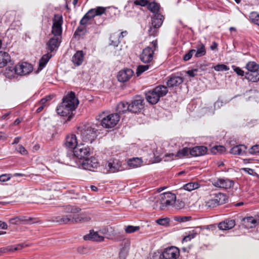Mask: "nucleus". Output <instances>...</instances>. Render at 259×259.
Returning a JSON list of instances; mask_svg holds the SVG:
<instances>
[{"instance_id":"nucleus-1","label":"nucleus","mask_w":259,"mask_h":259,"mask_svg":"<svg viewBox=\"0 0 259 259\" xmlns=\"http://www.w3.org/2000/svg\"><path fill=\"white\" fill-rule=\"evenodd\" d=\"M106 8L103 7H97L93 9H91L88 12L83 16L79 22L80 25H87L91 24V21L93 19L94 23L97 25L101 24L103 21L104 19L99 18L95 19V17L101 16L104 14L106 12Z\"/></svg>"},{"instance_id":"nucleus-2","label":"nucleus","mask_w":259,"mask_h":259,"mask_svg":"<svg viewBox=\"0 0 259 259\" xmlns=\"http://www.w3.org/2000/svg\"><path fill=\"white\" fill-rule=\"evenodd\" d=\"M97 130L95 126L89 124L80 126L78 128V134H80L82 140L84 142H92L97 137Z\"/></svg>"},{"instance_id":"nucleus-3","label":"nucleus","mask_w":259,"mask_h":259,"mask_svg":"<svg viewBox=\"0 0 259 259\" xmlns=\"http://www.w3.org/2000/svg\"><path fill=\"white\" fill-rule=\"evenodd\" d=\"M96 119L101 121L102 126L106 128L114 127L119 122L120 116L117 113L105 115V112H102L96 117Z\"/></svg>"},{"instance_id":"nucleus-4","label":"nucleus","mask_w":259,"mask_h":259,"mask_svg":"<svg viewBox=\"0 0 259 259\" xmlns=\"http://www.w3.org/2000/svg\"><path fill=\"white\" fill-rule=\"evenodd\" d=\"M167 92L166 86L158 85L146 93V99L149 103L155 104L159 101L160 98L165 96Z\"/></svg>"},{"instance_id":"nucleus-5","label":"nucleus","mask_w":259,"mask_h":259,"mask_svg":"<svg viewBox=\"0 0 259 259\" xmlns=\"http://www.w3.org/2000/svg\"><path fill=\"white\" fill-rule=\"evenodd\" d=\"M227 199L226 195L223 193H219L211 194L206 198L205 205L207 208H214L225 203Z\"/></svg>"},{"instance_id":"nucleus-6","label":"nucleus","mask_w":259,"mask_h":259,"mask_svg":"<svg viewBox=\"0 0 259 259\" xmlns=\"http://www.w3.org/2000/svg\"><path fill=\"white\" fill-rule=\"evenodd\" d=\"M176 201V196L171 192H165L160 194L157 203L160 204V209L164 210L169 206H172Z\"/></svg>"},{"instance_id":"nucleus-7","label":"nucleus","mask_w":259,"mask_h":259,"mask_svg":"<svg viewBox=\"0 0 259 259\" xmlns=\"http://www.w3.org/2000/svg\"><path fill=\"white\" fill-rule=\"evenodd\" d=\"M152 47H147L143 50L142 53L140 55V60L144 63H150L153 59L154 51L158 49V44L157 39L151 42Z\"/></svg>"},{"instance_id":"nucleus-8","label":"nucleus","mask_w":259,"mask_h":259,"mask_svg":"<svg viewBox=\"0 0 259 259\" xmlns=\"http://www.w3.org/2000/svg\"><path fill=\"white\" fill-rule=\"evenodd\" d=\"M164 20V16L162 15H157L152 18L151 25L148 30V33L150 36H155L157 35L159 28L161 26Z\"/></svg>"},{"instance_id":"nucleus-9","label":"nucleus","mask_w":259,"mask_h":259,"mask_svg":"<svg viewBox=\"0 0 259 259\" xmlns=\"http://www.w3.org/2000/svg\"><path fill=\"white\" fill-rule=\"evenodd\" d=\"M179 255V250L176 247L166 248L162 254L154 256L153 259H177Z\"/></svg>"},{"instance_id":"nucleus-10","label":"nucleus","mask_w":259,"mask_h":259,"mask_svg":"<svg viewBox=\"0 0 259 259\" xmlns=\"http://www.w3.org/2000/svg\"><path fill=\"white\" fill-rule=\"evenodd\" d=\"M53 21L52 33L54 35V36L59 37L62 32L63 17L61 15L56 14Z\"/></svg>"},{"instance_id":"nucleus-11","label":"nucleus","mask_w":259,"mask_h":259,"mask_svg":"<svg viewBox=\"0 0 259 259\" xmlns=\"http://www.w3.org/2000/svg\"><path fill=\"white\" fill-rule=\"evenodd\" d=\"M83 169L94 171L99 166V162L97 158L94 157L85 158L81 162Z\"/></svg>"},{"instance_id":"nucleus-12","label":"nucleus","mask_w":259,"mask_h":259,"mask_svg":"<svg viewBox=\"0 0 259 259\" xmlns=\"http://www.w3.org/2000/svg\"><path fill=\"white\" fill-rule=\"evenodd\" d=\"M33 67L30 64L26 62L19 63L15 66V73L19 75H25L32 72Z\"/></svg>"},{"instance_id":"nucleus-13","label":"nucleus","mask_w":259,"mask_h":259,"mask_svg":"<svg viewBox=\"0 0 259 259\" xmlns=\"http://www.w3.org/2000/svg\"><path fill=\"white\" fill-rule=\"evenodd\" d=\"M90 153V148L83 144L78 145L73 150V156L82 159Z\"/></svg>"},{"instance_id":"nucleus-14","label":"nucleus","mask_w":259,"mask_h":259,"mask_svg":"<svg viewBox=\"0 0 259 259\" xmlns=\"http://www.w3.org/2000/svg\"><path fill=\"white\" fill-rule=\"evenodd\" d=\"M66 102H62L61 104L59 105L56 111L58 114L62 116H68L67 120H70L72 117V111L73 109H70V107L66 105Z\"/></svg>"},{"instance_id":"nucleus-15","label":"nucleus","mask_w":259,"mask_h":259,"mask_svg":"<svg viewBox=\"0 0 259 259\" xmlns=\"http://www.w3.org/2000/svg\"><path fill=\"white\" fill-rule=\"evenodd\" d=\"M62 102H66L65 104L74 110L76 108L79 103L78 99L75 97V93L73 92H70L64 97L63 98Z\"/></svg>"},{"instance_id":"nucleus-16","label":"nucleus","mask_w":259,"mask_h":259,"mask_svg":"<svg viewBox=\"0 0 259 259\" xmlns=\"http://www.w3.org/2000/svg\"><path fill=\"white\" fill-rule=\"evenodd\" d=\"M144 99L141 97H137L132 102L129 104L130 111L137 113L140 112L144 108L143 104Z\"/></svg>"},{"instance_id":"nucleus-17","label":"nucleus","mask_w":259,"mask_h":259,"mask_svg":"<svg viewBox=\"0 0 259 259\" xmlns=\"http://www.w3.org/2000/svg\"><path fill=\"white\" fill-rule=\"evenodd\" d=\"M74 214H72L54 217L52 219L53 222L60 224H74Z\"/></svg>"},{"instance_id":"nucleus-18","label":"nucleus","mask_w":259,"mask_h":259,"mask_svg":"<svg viewBox=\"0 0 259 259\" xmlns=\"http://www.w3.org/2000/svg\"><path fill=\"white\" fill-rule=\"evenodd\" d=\"M105 167L110 172H115L122 170L121 162L117 159H110L107 162Z\"/></svg>"},{"instance_id":"nucleus-19","label":"nucleus","mask_w":259,"mask_h":259,"mask_svg":"<svg viewBox=\"0 0 259 259\" xmlns=\"http://www.w3.org/2000/svg\"><path fill=\"white\" fill-rule=\"evenodd\" d=\"M134 71L131 69L126 68L120 70L117 75L118 80L124 82L130 79L133 75Z\"/></svg>"},{"instance_id":"nucleus-20","label":"nucleus","mask_w":259,"mask_h":259,"mask_svg":"<svg viewBox=\"0 0 259 259\" xmlns=\"http://www.w3.org/2000/svg\"><path fill=\"white\" fill-rule=\"evenodd\" d=\"M92 217L91 213L89 211H83L79 214H74L75 223H82L89 222Z\"/></svg>"},{"instance_id":"nucleus-21","label":"nucleus","mask_w":259,"mask_h":259,"mask_svg":"<svg viewBox=\"0 0 259 259\" xmlns=\"http://www.w3.org/2000/svg\"><path fill=\"white\" fill-rule=\"evenodd\" d=\"M234 182L229 179H218L214 181L213 185L218 188L229 189L234 185Z\"/></svg>"},{"instance_id":"nucleus-22","label":"nucleus","mask_w":259,"mask_h":259,"mask_svg":"<svg viewBox=\"0 0 259 259\" xmlns=\"http://www.w3.org/2000/svg\"><path fill=\"white\" fill-rule=\"evenodd\" d=\"M184 81L183 77L172 75L168 77L166 84L169 88L177 87L182 83Z\"/></svg>"},{"instance_id":"nucleus-23","label":"nucleus","mask_w":259,"mask_h":259,"mask_svg":"<svg viewBox=\"0 0 259 259\" xmlns=\"http://www.w3.org/2000/svg\"><path fill=\"white\" fill-rule=\"evenodd\" d=\"M65 145L66 147L74 149L77 146L76 136L74 134H69L66 137Z\"/></svg>"},{"instance_id":"nucleus-24","label":"nucleus","mask_w":259,"mask_h":259,"mask_svg":"<svg viewBox=\"0 0 259 259\" xmlns=\"http://www.w3.org/2000/svg\"><path fill=\"white\" fill-rule=\"evenodd\" d=\"M60 40L59 37L54 36L50 38L47 44V49L52 53L54 51L57 50L60 46Z\"/></svg>"},{"instance_id":"nucleus-25","label":"nucleus","mask_w":259,"mask_h":259,"mask_svg":"<svg viewBox=\"0 0 259 259\" xmlns=\"http://www.w3.org/2000/svg\"><path fill=\"white\" fill-rule=\"evenodd\" d=\"M83 239L85 240L101 242L104 240V237L103 236L100 235L97 232L91 230L89 234L84 236Z\"/></svg>"},{"instance_id":"nucleus-26","label":"nucleus","mask_w":259,"mask_h":259,"mask_svg":"<svg viewBox=\"0 0 259 259\" xmlns=\"http://www.w3.org/2000/svg\"><path fill=\"white\" fill-rule=\"evenodd\" d=\"M207 151V149L205 146H196L190 149V155L194 157L200 156L205 154Z\"/></svg>"},{"instance_id":"nucleus-27","label":"nucleus","mask_w":259,"mask_h":259,"mask_svg":"<svg viewBox=\"0 0 259 259\" xmlns=\"http://www.w3.org/2000/svg\"><path fill=\"white\" fill-rule=\"evenodd\" d=\"M84 54L82 51H77L73 56L72 61L74 65L78 66L80 65L84 59Z\"/></svg>"},{"instance_id":"nucleus-28","label":"nucleus","mask_w":259,"mask_h":259,"mask_svg":"<svg viewBox=\"0 0 259 259\" xmlns=\"http://www.w3.org/2000/svg\"><path fill=\"white\" fill-rule=\"evenodd\" d=\"M8 63L12 64L11 57L9 54L5 52H0V68H3Z\"/></svg>"},{"instance_id":"nucleus-29","label":"nucleus","mask_w":259,"mask_h":259,"mask_svg":"<svg viewBox=\"0 0 259 259\" xmlns=\"http://www.w3.org/2000/svg\"><path fill=\"white\" fill-rule=\"evenodd\" d=\"M242 222L245 228L255 227L257 223V220L252 217H248L242 219Z\"/></svg>"},{"instance_id":"nucleus-30","label":"nucleus","mask_w":259,"mask_h":259,"mask_svg":"<svg viewBox=\"0 0 259 259\" xmlns=\"http://www.w3.org/2000/svg\"><path fill=\"white\" fill-rule=\"evenodd\" d=\"M235 226V221L234 220H226L218 225L220 230H227L233 228Z\"/></svg>"},{"instance_id":"nucleus-31","label":"nucleus","mask_w":259,"mask_h":259,"mask_svg":"<svg viewBox=\"0 0 259 259\" xmlns=\"http://www.w3.org/2000/svg\"><path fill=\"white\" fill-rule=\"evenodd\" d=\"M196 50L195 57L196 58H199L203 56L206 54V50L205 46L201 41H198L196 44V46L194 47Z\"/></svg>"},{"instance_id":"nucleus-32","label":"nucleus","mask_w":259,"mask_h":259,"mask_svg":"<svg viewBox=\"0 0 259 259\" xmlns=\"http://www.w3.org/2000/svg\"><path fill=\"white\" fill-rule=\"evenodd\" d=\"M247 147L244 145H236L232 147L230 153L234 155H242L245 153Z\"/></svg>"},{"instance_id":"nucleus-33","label":"nucleus","mask_w":259,"mask_h":259,"mask_svg":"<svg viewBox=\"0 0 259 259\" xmlns=\"http://www.w3.org/2000/svg\"><path fill=\"white\" fill-rule=\"evenodd\" d=\"M148 9L152 13L154 14V17H155L157 15H161L160 13V5L159 4L154 2L149 3L147 5Z\"/></svg>"},{"instance_id":"nucleus-34","label":"nucleus","mask_w":259,"mask_h":259,"mask_svg":"<svg viewBox=\"0 0 259 259\" xmlns=\"http://www.w3.org/2000/svg\"><path fill=\"white\" fill-rule=\"evenodd\" d=\"M130 111L129 104L126 102H121L117 105L116 111L119 115L124 113L127 111Z\"/></svg>"},{"instance_id":"nucleus-35","label":"nucleus","mask_w":259,"mask_h":259,"mask_svg":"<svg viewBox=\"0 0 259 259\" xmlns=\"http://www.w3.org/2000/svg\"><path fill=\"white\" fill-rule=\"evenodd\" d=\"M245 78L252 82L259 81V70L246 72Z\"/></svg>"},{"instance_id":"nucleus-36","label":"nucleus","mask_w":259,"mask_h":259,"mask_svg":"<svg viewBox=\"0 0 259 259\" xmlns=\"http://www.w3.org/2000/svg\"><path fill=\"white\" fill-rule=\"evenodd\" d=\"M52 57V55L50 54L49 52L44 55L39 60V69L41 70L46 65Z\"/></svg>"},{"instance_id":"nucleus-37","label":"nucleus","mask_w":259,"mask_h":259,"mask_svg":"<svg viewBox=\"0 0 259 259\" xmlns=\"http://www.w3.org/2000/svg\"><path fill=\"white\" fill-rule=\"evenodd\" d=\"M142 162V160L141 158L135 157L129 159L127 161V164L130 167L135 168L140 166Z\"/></svg>"},{"instance_id":"nucleus-38","label":"nucleus","mask_w":259,"mask_h":259,"mask_svg":"<svg viewBox=\"0 0 259 259\" xmlns=\"http://www.w3.org/2000/svg\"><path fill=\"white\" fill-rule=\"evenodd\" d=\"M189 154L190 155V149L187 147H184L177 152L175 157L182 158L188 156Z\"/></svg>"},{"instance_id":"nucleus-39","label":"nucleus","mask_w":259,"mask_h":259,"mask_svg":"<svg viewBox=\"0 0 259 259\" xmlns=\"http://www.w3.org/2000/svg\"><path fill=\"white\" fill-rule=\"evenodd\" d=\"M200 185L197 182H190L184 185V189L188 191H191L199 188Z\"/></svg>"},{"instance_id":"nucleus-40","label":"nucleus","mask_w":259,"mask_h":259,"mask_svg":"<svg viewBox=\"0 0 259 259\" xmlns=\"http://www.w3.org/2000/svg\"><path fill=\"white\" fill-rule=\"evenodd\" d=\"M80 210L81 209L79 207L75 206L68 205L64 208V211L65 212L68 213L69 214H74L78 213Z\"/></svg>"},{"instance_id":"nucleus-41","label":"nucleus","mask_w":259,"mask_h":259,"mask_svg":"<svg viewBox=\"0 0 259 259\" xmlns=\"http://www.w3.org/2000/svg\"><path fill=\"white\" fill-rule=\"evenodd\" d=\"M129 247L128 245H124L123 246L119 253V259H125L128 254Z\"/></svg>"},{"instance_id":"nucleus-42","label":"nucleus","mask_w":259,"mask_h":259,"mask_svg":"<svg viewBox=\"0 0 259 259\" xmlns=\"http://www.w3.org/2000/svg\"><path fill=\"white\" fill-rule=\"evenodd\" d=\"M246 68L248 72H251L258 70L259 66L254 62H249L246 64Z\"/></svg>"},{"instance_id":"nucleus-43","label":"nucleus","mask_w":259,"mask_h":259,"mask_svg":"<svg viewBox=\"0 0 259 259\" xmlns=\"http://www.w3.org/2000/svg\"><path fill=\"white\" fill-rule=\"evenodd\" d=\"M197 235V233L195 230H192L189 232V234L185 236L183 239V242H188L192 239L195 238Z\"/></svg>"},{"instance_id":"nucleus-44","label":"nucleus","mask_w":259,"mask_h":259,"mask_svg":"<svg viewBox=\"0 0 259 259\" xmlns=\"http://www.w3.org/2000/svg\"><path fill=\"white\" fill-rule=\"evenodd\" d=\"M15 66H8L6 69L5 74L6 76L8 77H14L15 74H16L15 73Z\"/></svg>"},{"instance_id":"nucleus-45","label":"nucleus","mask_w":259,"mask_h":259,"mask_svg":"<svg viewBox=\"0 0 259 259\" xmlns=\"http://www.w3.org/2000/svg\"><path fill=\"white\" fill-rule=\"evenodd\" d=\"M249 18L253 23L259 25V14L256 12L250 13Z\"/></svg>"},{"instance_id":"nucleus-46","label":"nucleus","mask_w":259,"mask_h":259,"mask_svg":"<svg viewBox=\"0 0 259 259\" xmlns=\"http://www.w3.org/2000/svg\"><path fill=\"white\" fill-rule=\"evenodd\" d=\"M110 39L111 44L114 46H117L120 41L118 37V34L116 33H113L111 35Z\"/></svg>"},{"instance_id":"nucleus-47","label":"nucleus","mask_w":259,"mask_h":259,"mask_svg":"<svg viewBox=\"0 0 259 259\" xmlns=\"http://www.w3.org/2000/svg\"><path fill=\"white\" fill-rule=\"evenodd\" d=\"M225 147L223 146H215L211 149V153L214 154H217V153L221 154L225 152Z\"/></svg>"},{"instance_id":"nucleus-48","label":"nucleus","mask_w":259,"mask_h":259,"mask_svg":"<svg viewBox=\"0 0 259 259\" xmlns=\"http://www.w3.org/2000/svg\"><path fill=\"white\" fill-rule=\"evenodd\" d=\"M149 65H141L138 66L137 68L136 74L138 76H140L143 72L147 70L149 68Z\"/></svg>"},{"instance_id":"nucleus-49","label":"nucleus","mask_w":259,"mask_h":259,"mask_svg":"<svg viewBox=\"0 0 259 259\" xmlns=\"http://www.w3.org/2000/svg\"><path fill=\"white\" fill-rule=\"evenodd\" d=\"M139 226H128L125 228V231L126 233H133L140 230Z\"/></svg>"},{"instance_id":"nucleus-50","label":"nucleus","mask_w":259,"mask_h":259,"mask_svg":"<svg viewBox=\"0 0 259 259\" xmlns=\"http://www.w3.org/2000/svg\"><path fill=\"white\" fill-rule=\"evenodd\" d=\"M191 217H190V216H183V217L178 216V217H175L174 218V220L176 221H177V222H179L180 223L187 222V221L191 220Z\"/></svg>"},{"instance_id":"nucleus-51","label":"nucleus","mask_w":259,"mask_h":259,"mask_svg":"<svg viewBox=\"0 0 259 259\" xmlns=\"http://www.w3.org/2000/svg\"><path fill=\"white\" fill-rule=\"evenodd\" d=\"M156 222L158 224L161 226H167L169 224V219L167 218L159 219L157 220Z\"/></svg>"},{"instance_id":"nucleus-52","label":"nucleus","mask_w":259,"mask_h":259,"mask_svg":"<svg viewBox=\"0 0 259 259\" xmlns=\"http://www.w3.org/2000/svg\"><path fill=\"white\" fill-rule=\"evenodd\" d=\"M214 69L217 71H223L229 70V68L224 64H218L214 67Z\"/></svg>"},{"instance_id":"nucleus-53","label":"nucleus","mask_w":259,"mask_h":259,"mask_svg":"<svg viewBox=\"0 0 259 259\" xmlns=\"http://www.w3.org/2000/svg\"><path fill=\"white\" fill-rule=\"evenodd\" d=\"M86 27H87L86 25H80V26H79L77 28L75 33H74V34L80 35L81 34H83L86 30Z\"/></svg>"},{"instance_id":"nucleus-54","label":"nucleus","mask_w":259,"mask_h":259,"mask_svg":"<svg viewBox=\"0 0 259 259\" xmlns=\"http://www.w3.org/2000/svg\"><path fill=\"white\" fill-rule=\"evenodd\" d=\"M196 52L195 49H191L183 56V60L185 61L189 60L192 57L193 54Z\"/></svg>"},{"instance_id":"nucleus-55","label":"nucleus","mask_w":259,"mask_h":259,"mask_svg":"<svg viewBox=\"0 0 259 259\" xmlns=\"http://www.w3.org/2000/svg\"><path fill=\"white\" fill-rule=\"evenodd\" d=\"M15 246L14 245H10L7 246L6 247L1 248V252L2 253H8L10 252H13L15 251L14 250Z\"/></svg>"},{"instance_id":"nucleus-56","label":"nucleus","mask_w":259,"mask_h":259,"mask_svg":"<svg viewBox=\"0 0 259 259\" xmlns=\"http://www.w3.org/2000/svg\"><path fill=\"white\" fill-rule=\"evenodd\" d=\"M149 4L148 0H135L134 4L137 6H141L142 7L147 6Z\"/></svg>"},{"instance_id":"nucleus-57","label":"nucleus","mask_w":259,"mask_h":259,"mask_svg":"<svg viewBox=\"0 0 259 259\" xmlns=\"http://www.w3.org/2000/svg\"><path fill=\"white\" fill-rule=\"evenodd\" d=\"M249 153L251 154H256L259 153V145L252 146L249 149Z\"/></svg>"},{"instance_id":"nucleus-58","label":"nucleus","mask_w":259,"mask_h":259,"mask_svg":"<svg viewBox=\"0 0 259 259\" xmlns=\"http://www.w3.org/2000/svg\"><path fill=\"white\" fill-rule=\"evenodd\" d=\"M20 219V223L21 222H23L25 224H31L33 223L32 221L33 220V219L31 218H29L28 219H27L25 217H19Z\"/></svg>"},{"instance_id":"nucleus-59","label":"nucleus","mask_w":259,"mask_h":259,"mask_svg":"<svg viewBox=\"0 0 259 259\" xmlns=\"http://www.w3.org/2000/svg\"><path fill=\"white\" fill-rule=\"evenodd\" d=\"M234 71L238 75L243 76L244 75V72L240 67H236L234 65L232 66Z\"/></svg>"},{"instance_id":"nucleus-60","label":"nucleus","mask_w":259,"mask_h":259,"mask_svg":"<svg viewBox=\"0 0 259 259\" xmlns=\"http://www.w3.org/2000/svg\"><path fill=\"white\" fill-rule=\"evenodd\" d=\"M17 151L22 155H26L27 153V150L22 145H18L16 148Z\"/></svg>"},{"instance_id":"nucleus-61","label":"nucleus","mask_w":259,"mask_h":259,"mask_svg":"<svg viewBox=\"0 0 259 259\" xmlns=\"http://www.w3.org/2000/svg\"><path fill=\"white\" fill-rule=\"evenodd\" d=\"M11 178L10 175L5 174L2 175L0 176V181L2 182H5L9 181Z\"/></svg>"},{"instance_id":"nucleus-62","label":"nucleus","mask_w":259,"mask_h":259,"mask_svg":"<svg viewBox=\"0 0 259 259\" xmlns=\"http://www.w3.org/2000/svg\"><path fill=\"white\" fill-rule=\"evenodd\" d=\"M9 222L13 225H18L20 223L19 217L13 218L9 220Z\"/></svg>"},{"instance_id":"nucleus-63","label":"nucleus","mask_w":259,"mask_h":259,"mask_svg":"<svg viewBox=\"0 0 259 259\" xmlns=\"http://www.w3.org/2000/svg\"><path fill=\"white\" fill-rule=\"evenodd\" d=\"M198 70L196 69L188 70L186 73L190 77H193L196 75Z\"/></svg>"},{"instance_id":"nucleus-64","label":"nucleus","mask_w":259,"mask_h":259,"mask_svg":"<svg viewBox=\"0 0 259 259\" xmlns=\"http://www.w3.org/2000/svg\"><path fill=\"white\" fill-rule=\"evenodd\" d=\"M242 170L244 171V172L247 173L248 174L253 176L255 174L254 170L253 169L249 168H243L241 169Z\"/></svg>"}]
</instances>
